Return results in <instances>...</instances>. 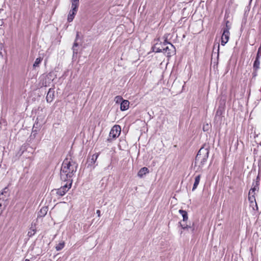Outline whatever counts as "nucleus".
<instances>
[{
	"instance_id": "1",
	"label": "nucleus",
	"mask_w": 261,
	"mask_h": 261,
	"mask_svg": "<svg viewBox=\"0 0 261 261\" xmlns=\"http://www.w3.org/2000/svg\"><path fill=\"white\" fill-rule=\"evenodd\" d=\"M77 165L71 159H66L62 163L61 169V178L64 181L72 180L71 178L75 173Z\"/></svg>"
},
{
	"instance_id": "2",
	"label": "nucleus",
	"mask_w": 261,
	"mask_h": 261,
	"mask_svg": "<svg viewBox=\"0 0 261 261\" xmlns=\"http://www.w3.org/2000/svg\"><path fill=\"white\" fill-rule=\"evenodd\" d=\"M120 132V126L118 125H114L111 129L108 140L109 141H111L113 139H115L119 136Z\"/></svg>"
},
{
	"instance_id": "3",
	"label": "nucleus",
	"mask_w": 261,
	"mask_h": 261,
	"mask_svg": "<svg viewBox=\"0 0 261 261\" xmlns=\"http://www.w3.org/2000/svg\"><path fill=\"white\" fill-rule=\"evenodd\" d=\"M72 180L67 181V182L60 188L56 190L57 194L60 196H62L71 188Z\"/></svg>"
},
{
	"instance_id": "4",
	"label": "nucleus",
	"mask_w": 261,
	"mask_h": 261,
	"mask_svg": "<svg viewBox=\"0 0 261 261\" xmlns=\"http://www.w3.org/2000/svg\"><path fill=\"white\" fill-rule=\"evenodd\" d=\"M229 28H228L227 26H226V28L224 29L223 34L221 37V45L224 46L225 45L227 42L228 41L229 39Z\"/></svg>"
},
{
	"instance_id": "5",
	"label": "nucleus",
	"mask_w": 261,
	"mask_h": 261,
	"mask_svg": "<svg viewBox=\"0 0 261 261\" xmlns=\"http://www.w3.org/2000/svg\"><path fill=\"white\" fill-rule=\"evenodd\" d=\"M165 44H168V45L163 48V51L167 54V56L170 57L175 54V48L174 46L167 42H165Z\"/></svg>"
},
{
	"instance_id": "6",
	"label": "nucleus",
	"mask_w": 261,
	"mask_h": 261,
	"mask_svg": "<svg viewBox=\"0 0 261 261\" xmlns=\"http://www.w3.org/2000/svg\"><path fill=\"white\" fill-rule=\"evenodd\" d=\"M78 8H73L71 7V10H70L68 15L67 20L68 22H71L74 18V16L77 12Z\"/></svg>"
},
{
	"instance_id": "7",
	"label": "nucleus",
	"mask_w": 261,
	"mask_h": 261,
	"mask_svg": "<svg viewBox=\"0 0 261 261\" xmlns=\"http://www.w3.org/2000/svg\"><path fill=\"white\" fill-rule=\"evenodd\" d=\"M201 149H200L198 153H197V155L196 156V161H201V163L202 164H203L206 161V159L208 157V152H206V154L202 158H201Z\"/></svg>"
},
{
	"instance_id": "8",
	"label": "nucleus",
	"mask_w": 261,
	"mask_h": 261,
	"mask_svg": "<svg viewBox=\"0 0 261 261\" xmlns=\"http://www.w3.org/2000/svg\"><path fill=\"white\" fill-rule=\"evenodd\" d=\"M129 102L127 100H123L120 104V110L122 111L127 110L129 108Z\"/></svg>"
},
{
	"instance_id": "9",
	"label": "nucleus",
	"mask_w": 261,
	"mask_h": 261,
	"mask_svg": "<svg viewBox=\"0 0 261 261\" xmlns=\"http://www.w3.org/2000/svg\"><path fill=\"white\" fill-rule=\"evenodd\" d=\"M149 172V170L147 168L143 167L138 172V176L140 177H143L146 174Z\"/></svg>"
},
{
	"instance_id": "10",
	"label": "nucleus",
	"mask_w": 261,
	"mask_h": 261,
	"mask_svg": "<svg viewBox=\"0 0 261 261\" xmlns=\"http://www.w3.org/2000/svg\"><path fill=\"white\" fill-rule=\"evenodd\" d=\"M200 178L201 176L200 175H198L195 177L192 191H194L197 188L200 182Z\"/></svg>"
},
{
	"instance_id": "11",
	"label": "nucleus",
	"mask_w": 261,
	"mask_h": 261,
	"mask_svg": "<svg viewBox=\"0 0 261 261\" xmlns=\"http://www.w3.org/2000/svg\"><path fill=\"white\" fill-rule=\"evenodd\" d=\"M36 233V227L35 225H33V224H32L31 226L30 227L29 230L28 232V235L31 237H32Z\"/></svg>"
},
{
	"instance_id": "12",
	"label": "nucleus",
	"mask_w": 261,
	"mask_h": 261,
	"mask_svg": "<svg viewBox=\"0 0 261 261\" xmlns=\"http://www.w3.org/2000/svg\"><path fill=\"white\" fill-rule=\"evenodd\" d=\"M260 62L259 61V57L257 55L255 61L253 64V69L254 70L256 71L259 68Z\"/></svg>"
},
{
	"instance_id": "13",
	"label": "nucleus",
	"mask_w": 261,
	"mask_h": 261,
	"mask_svg": "<svg viewBox=\"0 0 261 261\" xmlns=\"http://www.w3.org/2000/svg\"><path fill=\"white\" fill-rule=\"evenodd\" d=\"M179 213L182 215L183 222L187 221L188 219V214L186 211L182 210H179Z\"/></svg>"
},
{
	"instance_id": "14",
	"label": "nucleus",
	"mask_w": 261,
	"mask_h": 261,
	"mask_svg": "<svg viewBox=\"0 0 261 261\" xmlns=\"http://www.w3.org/2000/svg\"><path fill=\"white\" fill-rule=\"evenodd\" d=\"M258 185L256 183V185L250 189L249 193H250V195H251L252 194L255 195V191H258Z\"/></svg>"
},
{
	"instance_id": "15",
	"label": "nucleus",
	"mask_w": 261,
	"mask_h": 261,
	"mask_svg": "<svg viewBox=\"0 0 261 261\" xmlns=\"http://www.w3.org/2000/svg\"><path fill=\"white\" fill-rule=\"evenodd\" d=\"M65 246V243L64 241L60 242L56 246V249L57 251L61 250Z\"/></svg>"
},
{
	"instance_id": "16",
	"label": "nucleus",
	"mask_w": 261,
	"mask_h": 261,
	"mask_svg": "<svg viewBox=\"0 0 261 261\" xmlns=\"http://www.w3.org/2000/svg\"><path fill=\"white\" fill-rule=\"evenodd\" d=\"M47 211V207H42L39 212V216L41 217L44 216L46 214Z\"/></svg>"
},
{
	"instance_id": "17",
	"label": "nucleus",
	"mask_w": 261,
	"mask_h": 261,
	"mask_svg": "<svg viewBox=\"0 0 261 261\" xmlns=\"http://www.w3.org/2000/svg\"><path fill=\"white\" fill-rule=\"evenodd\" d=\"M80 0H70L71 3V7L78 8L79 6Z\"/></svg>"
},
{
	"instance_id": "18",
	"label": "nucleus",
	"mask_w": 261,
	"mask_h": 261,
	"mask_svg": "<svg viewBox=\"0 0 261 261\" xmlns=\"http://www.w3.org/2000/svg\"><path fill=\"white\" fill-rule=\"evenodd\" d=\"M99 153H95V154H94L92 155V156L91 157V164H95V163L96 162V161L99 156Z\"/></svg>"
},
{
	"instance_id": "19",
	"label": "nucleus",
	"mask_w": 261,
	"mask_h": 261,
	"mask_svg": "<svg viewBox=\"0 0 261 261\" xmlns=\"http://www.w3.org/2000/svg\"><path fill=\"white\" fill-rule=\"evenodd\" d=\"M248 200H249L250 204L256 202V200L255 198V195L252 194L251 195H250V193H249Z\"/></svg>"
},
{
	"instance_id": "20",
	"label": "nucleus",
	"mask_w": 261,
	"mask_h": 261,
	"mask_svg": "<svg viewBox=\"0 0 261 261\" xmlns=\"http://www.w3.org/2000/svg\"><path fill=\"white\" fill-rule=\"evenodd\" d=\"M115 101L117 103H121V102L123 101L122 97L121 96H117L115 97Z\"/></svg>"
},
{
	"instance_id": "21",
	"label": "nucleus",
	"mask_w": 261,
	"mask_h": 261,
	"mask_svg": "<svg viewBox=\"0 0 261 261\" xmlns=\"http://www.w3.org/2000/svg\"><path fill=\"white\" fill-rule=\"evenodd\" d=\"M41 61L42 59L41 58H37L33 64V66L34 67H38L39 64L41 63Z\"/></svg>"
},
{
	"instance_id": "22",
	"label": "nucleus",
	"mask_w": 261,
	"mask_h": 261,
	"mask_svg": "<svg viewBox=\"0 0 261 261\" xmlns=\"http://www.w3.org/2000/svg\"><path fill=\"white\" fill-rule=\"evenodd\" d=\"M50 89L48 91V92L47 93V95L46 96V100L48 102H51L52 101V100H53L52 97H51V95L50 94Z\"/></svg>"
},
{
	"instance_id": "23",
	"label": "nucleus",
	"mask_w": 261,
	"mask_h": 261,
	"mask_svg": "<svg viewBox=\"0 0 261 261\" xmlns=\"http://www.w3.org/2000/svg\"><path fill=\"white\" fill-rule=\"evenodd\" d=\"M250 206L252 208V209L254 211L257 210V209H258L256 202H255L254 203L250 204Z\"/></svg>"
},
{
	"instance_id": "24",
	"label": "nucleus",
	"mask_w": 261,
	"mask_h": 261,
	"mask_svg": "<svg viewBox=\"0 0 261 261\" xmlns=\"http://www.w3.org/2000/svg\"><path fill=\"white\" fill-rule=\"evenodd\" d=\"M77 45H78L77 43L75 42L74 43V44H73V47H72L73 54L77 53V49H76V47H77Z\"/></svg>"
},
{
	"instance_id": "25",
	"label": "nucleus",
	"mask_w": 261,
	"mask_h": 261,
	"mask_svg": "<svg viewBox=\"0 0 261 261\" xmlns=\"http://www.w3.org/2000/svg\"><path fill=\"white\" fill-rule=\"evenodd\" d=\"M2 203L3 201L0 199V215L1 214L4 208V207L3 206Z\"/></svg>"
},
{
	"instance_id": "26",
	"label": "nucleus",
	"mask_w": 261,
	"mask_h": 261,
	"mask_svg": "<svg viewBox=\"0 0 261 261\" xmlns=\"http://www.w3.org/2000/svg\"><path fill=\"white\" fill-rule=\"evenodd\" d=\"M208 128V124H206L205 125L203 126V129L205 131V130H207Z\"/></svg>"
},
{
	"instance_id": "27",
	"label": "nucleus",
	"mask_w": 261,
	"mask_h": 261,
	"mask_svg": "<svg viewBox=\"0 0 261 261\" xmlns=\"http://www.w3.org/2000/svg\"><path fill=\"white\" fill-rule=\"evenodd\" d=\"M155 52L160 53L163 51V48L160 49V48H156L155 50H154Z\"/></svg>"
},
{
	"instance_id": "28",
	"label": "nucleus",
	"mask_w": 261,
	"mask_h": 261,
	"mask_svg": "<svg viewBox=\"0 0 261 261\" xmlns=\"http://www.w3.org/2000/svg\"><path fill=\"white\" fill-rule=\"evenodd\" d=\"M180 226H181V227L183 228V229H185L186 228L188 227V225H185V224H182L180 223Z\"/></svg>"
},
{
	"instance_id": "29",
	"label": "nucleus",
	"mask_w": 261,
	"mask_h": 261,
	"mask_svg": "<svg viewBox=\"0 0 261 261\" xmlns=\"http://www.w3.org/2000/svg\"><path fill=\"white\" fill-rule=\"evenodd\" d=\"M221 114V112L219 111H217L216 115V118H217L218 116H219Z\"/></svg>"
},
{
	"instance_id": "30",
	"label": "nucleus",
	"mask_w": 261,
	"mask_h": 261,
	"mask_svg": "<svg viewBox=\"0 0 261 261\" xmlns=\"http://www.w3.org/2000/svg\"><path fill=\"white\" fill-rule=\"evenodd\" d=\"M96 214H97L98 217L100 216V210H97L96 211Z\"/></svg>"
},
{
	"instance_id": "31",
	"label": "nucleus",
	"mask_w": 261,
	"mask_h": 261,
	"mask_svg": "<svg viewBox=\"0 0 261 261\" xmlns=\"http://www.w3.org/2000/svg\"><path fill=\"white\" fill-rule=\"evenodd\" d=\"M25 261H30V260L29 259H25Z\"/></svg>"
},
{
	"instance_id": "32",
	"label": "nucleus",
	"mask_w": 261,
	"mask_h": 261,
	"mask_svg": "<svg viewBox=\"0 0 261 261\" xmlns=\"http://www.w3.org/2000/svg\"><path fill=\"white\" fill-rule=\"evenodd\" d=\"M260 49V47L259 48H258V53H259V50Z\"/></svg>"
},
{
	"instance_id": "33",
	"label": "nucleus",
	"mask_w": 261,
	"mask_h": 261,
	"mask_svg": "<svg viewBox=\"0 0 261 261\" xmlns=\"http://www.w3.org/2000/svg\"><path fill=\"white\" fill-rule=\"evenodd\" d=\"M218 50H219V44H218Z\"/></svg>"
}]
</instances>
